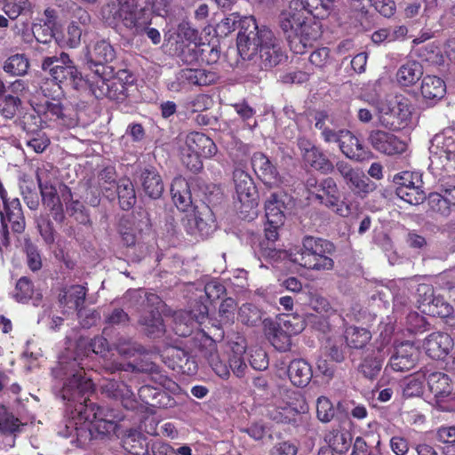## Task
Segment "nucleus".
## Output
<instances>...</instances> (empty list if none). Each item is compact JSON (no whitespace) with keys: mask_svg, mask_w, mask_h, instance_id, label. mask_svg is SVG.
I'll return each mask as SVG.
<instances>
[{"mask_svg":"<svg viewBox=\"0 0 455 455\" xmlns=\"http://www.w3.org/2000/svg\"><path fill=\"white\" fill-rule=\"evenodd\" d=\"M109 353L105 338L99 336L90 341L81 338L76 344V357L71 361H68L66 356L60 357L59 365L53 369V377L60 382L61 398L76 403L70 411L66 430L60 433L64 437H79L87 431L100 435L116 433L123 416L112 409L96 405L85 397L93 392L94 384L92 377L84 371V357L87 358L92 354L107 360Z\"/></svg>","mask_w":455,"mask_h":455,"instance_id":"nucleus-1","label":"nucleus"},{"mask_svg":"<svg viewBox=\"0 0 455 455\" xmlns=\"http://www.w3.org/2000/svg\"><path fill=\"white\" fill-rule=\"evenodd\" d=\"M115 58L116 52L113 46L104 39L87 46L86 60L89 68L93 71L88 81L96 98L123 101L127 97L126 84L132 80L126 70H119L114 76L112 67L106 64Z\"/></svg>","mask_w":455,"mask_h":455,"instance_id":"nucleus-2","label":"nucleus"},{"mask_svg":"<svg viewBox=\"0 0 455 455\" xmlns=\"http://www.w3.org/2000/svg\"><path fill=\"white\" fill-rule=\"evenodd\" d=\"M315 4L317 0H291L279 15L280 27L296 54L306 52L322 35V25L313 14Z\"/></svg>","mask_w":455,"mask_h":455,"instance_id":"nucleus-3","label":"nucleus"},{"mask_svg":"<svg viewBox=\"0 0 455 455\" xmlns=\"http://www.w3.org/2000/svg\"><path fill=\"white\" fill-rule=\"evenodd\" d=\"M241 30L237 36V51L244 60H253L258 52L259 67L271 68L283 62L286 56L274 33L266 27H259L250 16L239 20Z\"/></svg>","mask_w":455,"mask_h":455,"instance_id":"nucleus-4","label":"nucleus"},{"mask_svg":"<svg viewBox=\"0 0 455 455\" xmlns=\"http://www.w3.org/2000/svg\"><path fill=\"white\" fill-rule=\"evenodd\" d=\"M101 15L108 25L124 28L132 36L146 34L154 44L161 41L159 31L149 27L150 15L139 7L137 0H109L102 8Z\"/></svg>","mask_w":455,"mask_h":455,"instance_id":"nucleus-5","label":"nucleus"},{"mask_svg":"<svg viewBox=\"0 0 455 455\" xmlns=\"http://www.w3.org/2000/svg\"><path fill=\"white\" fill-rule=\"evenodd\" d=\"M334 246L327 240L313 236H306L302 241V247L286 251L270 250L267 257L274 260L289 257L290 260L307 269L321 271L331 270L333 267V259L329 256Z\"/></svg>","mask_w":455,"mask_h":455,"instance_id":"nucleus-6","label":"nucleus"},{"mask_svg":"<svg viewBox=\"0 0 455 455\" xmlns=\"http://www.w3.org/2000/svg\"><path fill=\"white\" fill-rule=\"evenodd\" d=\"M376 109L380 125L392 131H400L409 125L413 108L407 97L396 94L379 101Z\"/></svg>","mask_w":455,"mask_h":455,"instance_id":"nucleus-7","label":"nucleus"},{"mask_svg":"<svg viewBox=\"0 0 455 455\" xmlns=\"http://www.w3.org/2000/svg\"><path fill=\"white\" fill-rule=\"evenodd\" d=\"M233 182L235 199L240 204L236 206L242 218L251 220L258 215V192L251 175L241 168H235L233 172Z\"/></svg>","mask_w":455,"mask_h":455,"instance_id":"nucleus-8","label":"nucleus"},{"mask_svg":"<svg viewBox=\"0 0 455 455\" xmlns=\"http://www.w3.org/2000/svg\"><path fill=\"white\" fill-rule=\"evenodd\" d=\"M308 411L305 397L296 391H286L275 404L268 409V416L279 423H295L299 414Z\"/></svg>","mask_w":455,"mask_h":455,"instance_id":"nucleus-9","label":"nucleus"},{"mask_svg":"<svg viewBox=\"0 0 455 455\" xmlns=\"http://www.w3.org/2000/svg\"><path fill=\"white\" fill-rule=\"evenodd\" d=\"M430 162L435 169L455 168V130L444 129L431 140Z\"/></svg>","mask_w":455,"mask_h":455,"instance_id":"nucleus-10","label":"nucleus"},{"mask_svg":"<svg viewBox=\"0 0 455 455\" xmlns=\"http://www.w3.org/2000/svg\"><path fill=\"white\" fill-rule=\"evenodd\" d=\"M42 68L49 71L52 79L56 82L55 86L60 90V84H66L74 88H78L82 82V76L69 56L62 52L60 57H47L42 63Z\"/></svg>","mask_w":455,"mask_h":455,"instance_id":"nucleus-11","label":"nucleus"},{"mask_svg":"<svg viewBox=\"0 0 455 455\" xmlns=\"http://www.w3.org/2000/svg\"><path fill=\"white\" fill-rule=\"evenodd\" d=\"M427 382L433 394L432 405L442 411H455V393L450 377L441 371L427 374Z\"/></svg>","mask_w":455,"mask_h":455,"instance_id":"nucleus-12","label":"nucleus"},{"mask_svg":"<svg viewBox=\"0 0 455 455\" xmlns=\"http://www.w3.org/2000/svg\"><path fill=\"white\" fill-rule=\"evenodd\" d=\"M394 182L396 185V195L402 200L410 204H419L425 198V193L422 190L421 174L417 172H402L394 177Z\"/></svg>","mask_w":455,"mask_h":455,"instance_id":"nucleus-13","label":"nucleus"},{"mask_svg":"<svg viewBox=\"0 0 455 455\" xmlns=\"http://www.w3.org/2000/svg\"><path fill=\"white\" fill-rule=\"evenodd\" d=\"M218 78L216 73L203 68H183L167 84L172 92L188 91L192 86H207Z\"/></svg>","mask_w":455,"mask_h":455,"instance_id":"nucleus-14","label":"nucleus"},{"mask_svg":"<svg viewBox=\"0 0 455 455\" xmlns=\"http://www.w3.org/2000/svg\"><path fill=\"white\" fill-rule=\"evenodd\" d=\"M315 197L341 217H347L355 211V206L352 204L345 200L339 201V189L332 178H325L317 185Z\"/></svg>","mask_w":455,"mask_h":455,"instance_id":"nucleus-15","label":"nucleus"},{"mask_svg":"<svg viewBox=\"0 0 455 455\" xmlns=\"http://www.w3.org/2000/svg\"><path fill=\"white\" fill-rule=\"evenodd\" d=\"M419 295V308L426 315L445 318L453 312V307L446 302L443 297L434 296L433 288L428 284H419L418 287Z\"/></svg>","mask_w":455,"mask_h":455,"instance_id":"nucleus-16","label":"nucleus"},{"mask_svg":"<svg viewBox=\"0 0 455 455\" xmlns=\"http://www.w3.org/2000/svg\"><path fill=\"white\" fill-rule=\"evenodd\" d=\"M337 170L343 177L346 184L357 196H366L375 189V185L359 169H354L347 162L337 163Z\"/></svg>","mask_w":455,"mask_h":455,"instance_id":"nucleus-17","label":"nucleus"},{"mask_svg":"<svg viewBox=\"0 0 455 455\" xmlns=\"http://www.w3.org/2000/svg\"><path fill=\"white\" fill-rule=\"evenodd\" d=\"M36 177L44 205L52 212L55 220L60 221L63 219L62 199L60 198L57 189L51 183L47 170L45 168L39 169Z\"/></svg>","mask_w":455,"mask_h":455,"instance_id":"nucleus-18","label":"nucleus"},{"mask_svg":"<svg viewBox=\"0 0 455 455\" xmlns=\"http://www.w3.org/2000/svg\"><path fill=\"white\" fill-rule=\"evenodd\" d=\"M368 140L375 150L387 156L400 155L407 149V143L405 140L385 131H371Z\"/></svg>","mask_w":455,"mask_h":455,"instance_id":"nucleus-19","label":"nucleus"},{"mask_svg":"<svg viewBox=\"0 0 455 455\" xmlns=\"http://www.w3.org/2000/svg\"><path fill=\"white\" fill-rule=\"evenodd\" d=\"M251 165L258 178L268 188H278L283 179L270 159L261 152H255L251 156Z\"/></svg>","mask_w":455,"mask_h":455,"instance_id":"nucleus-20","label":"nucleus"},{"mask_svg":"<svg viewBox=\"0 0 455 455\" xmlns=\"http://www.w3.org/2000/svg\"><path fill=\"white\" fill-rule=\"evenodd\" d=\"M0 220L4 235L8 233V223L16 233H21L25 229V218L22 212L20 199L12 197V200L3 203L0 211Z\"/></svg>","mask_w":455,"mask_h":455,"instance_id":"nucleus-21","label":"nucleus"},{"mask_svg":"<svg viewBox=\"0 0 455 455\" xmlns=\"http://www.w3.org/2000/svg\"><path fill=\"white\" fill-rule=\"evenodd\" d=\"M304 329V323L296 317L283 319L275 331L271 342L273 346L280 350L285 351L291 347V337L301 332Z\"/></svg>","mask_w":455,"mask_h":455,"instance_id":"nucleus-22","label":"nucleus"},{"mask_svg":"<svg viewBox=\"0 0 455 455\" xmlns=\"http://www.w3.org/2000/svg\"><path fill=\"white\" fill-rule=\"evenodd\" d=\"M209 308L204 303H200L189 313H180L175 316L174 331L181 337L188 336L196 323L202 324L208 317Z\"/></svg>","mask_w":455,"mask_h":455,"instance_id":"nucleus-23","label":"nucleus"},{"mask_svg":"<svg viewBox=\"0 0 455 455\" xmlns=\"http://www.w3.org/2000/svg\"><path fill=\"white\" fill-rule=\"evenodd\" d=\"M418 360V351L412 344L406 341L395 347L391 355L386 371L389 368L394 371H404L412 369Z\"/></svg>","mask_w":455,"mask_h":455,"instance_id":"nucleus-24","label":"nucleus"},{"mask_svg":"<svg viewBox=\"0 0 455 455\" xmlns=\"http://www.w3.org/2000/svg\"><path fill=\"white\" fill-rule=\"evenodd\" d=\"M147 300L155 307L140 317V323L143 326L148 336L158 338L164 332L163 319L159 312V305L162 301L155 294H149Z\"/></svg>","mask_w":455,"mask_h":455,"instance_id":"nucleus-25","label":"nucleus"},{"mask_svg":"<svg viewBox=\"0 0 455 455\" xmlns=\"http://www.w3.org/2000/svg\"><path fill=\"white\" fill-rule=\"evenodd\" d=\"M452 347V339L444 332H433L423 341V348L426 354L433 359L444 358Z\"/></svg>","mask_w":455,"mask_h":455,"instance_id":"nucleus-26","label":"nucleus"},{"mask_svg":"<svg viewBox=\"0 0 455 455\" xmlns=\"http://www.w3.org/2000/svg\"><path fill=\"white\" fill-rule=\"evenodd\" d=\"M384 346L377 348H369L363 353L362 362L358 365V371L365 378L373 379L381 371L387 352Z\"/></svg>","mask_w":455,"mask_h":455,"instance_id":"nucleus-27","label":"nucleus"},{"mask_svg":"<svg viewBox=\"0 0 455 455\" xmlns=\"http://www.w3.org/2000/svg\"><path fill=\"white\" fill-rule=\"evenodd\" d=\"M420 93L427 105L434 106L446 94L445 82L436 76H425L420 83Z\"/></svg>","mask_w":455,"mask_h":455,"instance_id":"nucleus-28","label":"nucleus"},{"mask_svg":"<svg viewBox=\"0 0 455 455\" xmlns=\"http://www.w3.org/2000/svg\"><path fill=\"white\" fill-rule=\"evenodd\" d=\"M182 146L186 147L187 151L201 154L204 158H210L217 152V147L213 140L198 132L188 133Z\"/></svg>","mask_w":455,"mask_h":455,"instance_id":"nucleus-29","label":"nucleus"},{"mask_svg":"<svg viewBox=\"0 0 455 455\" xmlns=\"http://www.w3.org/2000/svg\"><path fill=\"white\" fill-rule=\"evenodd\" d=\"M101 389L108 396L119 400L124 408L129 410L135 408V395L124 382L114 379L106 380Z\"/></svg>","mask_w":455,"mask_h":455,"instance_id":"nucleus-30","label":"nucleus"},{"mask_svg":"<svg viewBox=\"0 0 455 455\" xmlns=\"http://www.w3.org/2000/svg\"><path fill=\"white\" fill-rule=\"evenodd\" d=\"M310 307L320 315L312 316L309 321L313 323V326L321 331L326 332L330 328V323L327 321V316L331 315L333 312L330 307L328 300L319 295H313L309 300Z\"/></svg>","mask_w":455,"mask_h":455,"instance_id":"nucleus-31","label":"nucleus"},{"mask_svg":"<svg viewBox=\"0 0 455 455\" xmlns=\"http://www.w3.org/2000/svg\"><path fill=\"white\" fill-rule=\"evenodd\" d=\"M339 145L341 152L350 159L363 161L367 156V152L361 141L347 130L343 132Z\"/></svg>","mask_w":455,"mask_h":455,"instance_id":"nucleus-32","label":"nucleus"},{"mask_svg":"<svg viewBox=\"0 0 455 455\" xmlns=\"http://www.w3.org/2000/svg\"><path fill=\"white\" fill-rule=\"evenodd\" d=\"M171 193L174 204L182 211H188L192 204L188 182L182 177H176L171 186Z\"/></svg>","mask_w":455,"mask_h":455,"instance_id":"nucleus-33","label":"nucleus"},{"mask_svg":"<svg viewBox=\"0 0 455 455\" xmlns=\"http://www.w3.org/2000/svg\"><path fill=\"white\" fill-rule=\"evenodd\" d=\"M140 182L145 194L152 198H159L164 192L161 176L154 168H146L140 173Z\"/></svg>","mask_w":455,"mask_h":455,"instance_id":"nucleus-34","label":"nucleus"},{"mask_svg":"<svg viewBox=\"0 0 455 455\" xmlns=\"http://www.w3.org/2000/svg\"><path fill=\"white\" fill-rule=\"evenodd\" d=\"M231 353L228 355L229 371H232L237 378H243L246 374L247 364L243 355L246 351V344L243 339L231 344Z\"/></svg>","mask_w":455,"mask_h":455,"instance_id":"nucleus-35","label":"nucleus"},{"mask_svg":"<svg viewBox=\"0 0 455 455\" xmlns=\"http://www.w3.org/2000/svg\"><path fill=\"white\" fill-rule=\"evenodd\" d=\"M326 443L337 453L342 454L348 451L352 443V435L344 428H332L324 436Z\"/></svg>","mask_w":455,"mask_h":455,"instance_id":"nucleus-36","label":"nucleus"},{"mask_svg":"<svg viewBox=\"0 0 455 455\" xmlns=\"http://www.w3.org/2000/svg\"><path fill=\"white\" fill-rule=\"evenodd\" d=\"M31 107L36 114L42 115L44 123L63 117V107L59 100L44 98L39 102L31 101Z\"/></svg>","mask_w":455,"mask_h":455,"instance_id":"nucleus-37","label":"nucleus"},{"mask_svg":"<svg viewBox=\"0 0 455 455\" xmlns=\"http://www.w3.org/2000/svg\"><path fill=\"white\" fill-rule=\"evenodd\" d=\"M288 375L294 386L306 387L311 380L312 369L305 360H293L288 367Z\"/></svg>","mask_w":455,"mask_h":455,"instance_id":"nucleus-38","label":"nucleus"},{"mask_svg":"<svg viewBox=\"0 0 455 455\" xmlns=\"http://www.w3.org/2000/svg\"><path fill=\"white\" fill-rule=\"evenodd\" d=\"M27 124H28L27 123ZM27 132L23 137V140L28 150L33 151L36 154H42L50 145V139L47 134L37 129L36 127H30L26 125Z\"/></svg>","mask_w":455,"mask_h":455,"instance_id":"nucleus-39","label":"nucleus"},{"mask_svg":"<svg viewBox=\"0 0 455 455\" xmlns=\"http://www.w3.org/2000/svg\"><path fill=\"white\" fill-rule=\"evenodd\" d=\"M86 296V288L83 285H71L63 289L60 294V302L68 309L80 310Z\"/></svg>","mask_w":455,"mask_h":455,"instance_id":"nucleus-40","label":"nucleus"},{"mask_svg":"<svg viewBox=\"0 0 455 455\" xmlns=\"http://www.w3.org/2000/svg\"><path fill=\"white\" fill-rule=\"evenodd\" d=\"M284 202L275 193L270 195L265 204L266 218L268 225L280 227L284 221Z\"/></svg>","mask_w":455,"mask_h":455,"instance_id":"nucleus-41","label":"nucleus"},{"mask_svg":"<svg viewBox=\"0 0 455 455\" xmlns=\"http://www.w3.org/2000/svg\"><path fill=\"white\" fill-rule=\"evenodd\" d=\"M422 74V67L419 62L408 61L397 70L396 81L401 86H411L419 81Z\"/></svg>","mask_w":455,"mask_h":455,"instance_id":"nucleus-42","label":"nucleus"},{"mask_svg":"<svg viewBox=\"0 0 455 455\" xmlns=\"http://www.w3.org/2000/svg\"><path fill=\"white\" fill-rule=\"evenodd\" d=\"M209 342L210 348L209 352L205 354V357L215 374L221 379H227L229 377L228 359L219 354L212 339H209Z\"/></svg>","mask_w":455,"mask_h":455,"instance_id":"nucleus-43","label":"nucleus"},{"mask_svg":"<svg viewBox=\"0 0 455 455\" xmlns=\"http://www.w3.org/2000/svg\"><path fill=\"white\" fill-rule=\"evenodd\" d=\"M82 28L72 21L65 32L56 33L55 41L60 47L76 48L81 42Z\"/></svg>","mask_w":455,"mask_h":455,"instance_id":"nucleus-44","label":"nucleus"},{"mask_svg":"<svg viewBox=\"0 0 455 455\" xmlns=\"http://www.w3.org/2000/svg\"><path fill=\"white\" fill-rule=\"evenodd\" d=\"M29 68L28 59L21 53H16L8 57L3 64L4 71L11 76H22Z\"/></svg>","mask_w":455,"mask_h":455,"instance_id":"nucleus-45","label":"nucleus"},{"mask_svg":"<svg viewBox=\"0 0 455 455\" xmlns=\"http://www.w3.org/2000/svg\"><path fill=\"white\" fill-rule=\"evenodd\" d=\"M122 448L124 451H139L148 453V443L146 437L139 431L130 429L122 440Z\"/></svg>","mask_w":455,"mask_h":455,"instance_id":"nucleus-46","label":"nucleus"},{"mask_svg":"<svg viewBox=\"0 0 455 455\" xmlns=\"http://www.w3.org/2000/svg\"><path fill=\"white\" fill-rule=\"evenodd\" d=\"M315 127L322 131V138L327 143L338 142L339 144L341 135H343V132L345 130H335L329 127V123H331L330 116L323 113L319 112L315 115Z\"/></svg>","mask_w":455,"mask_h":455,"instance_id":"nucleus-47","label":"nucleus"},{"mask_svg":"<svg viewBox=\"0 0 455 455\" xmlns=\"http://www.w3.org/2000/svg\"><path fill=\"white\" fill-rule=\"evenodd\" d=\"M13 296L18 302L21 303L33 299L34 305H37L42 298L41 293L35 291L31 282L27 277L19 279Z\"/></svg>","mask_w":455,"mask_h":455,"instance_id":"nucleus-48","label":"nucleus"},{"mask_svg":"<svg viewBox=\"0 0 455 455\" xmlns=\"http://www.w3.org/2000/svg\"><path fill=\"white\" fill-rule=\"evenodd\" d=\"M305 163L323 173H330L333 171V165L325 155L317 148L307 151L302 156Z\"/></svg>","mask_w":455,"mask_h":455,"instance_id":"nucleus-49","label":"nucleus"},{"mask_svg":"<svg viewBox=\"0 0 455 455\" xmlns=\"http://www.w3.org/2000/svg\"><path fill=\"white\" fill-rule=\"evenodd\" d=\"M116 187L121 208L125 211L130 210L136 203L133 184L129 179H122Z\"/></svg>","mask_w":455,"mask_h":455,"instance_id":"nucleus-50","label":"nucleus"},{"mask_svg":"<svg viewBox=\"0 0 455 455\" xmlns=\"http://www.w3.org/2000/svg\"><path fill=\"white\" fill-rule=\"evenodd\" d=\"M345 339L347 347L361 349L371 340V334L364 328L350 326L346 329Z\"/></svg>","mask_w":455,"mask_h":455,"instance_id":"nucleus-51","label":"nucleus"},{"mask_svg":"<svg viewBox=\"0 0 455 455\" xmlns=\"http://www.w3.org/2000/svg\"><path fill=\"white\" fill-rule=\"evenodd\" d=\"M427 373L418 371L406 378L403 384V394L406 397L419 396L424 390Z\"/></svg>","mask_w":455,"mask_h":455,"instance_id":"nucleus-52","label":"nucleus"},{"mask_svg":"<svg viewBox=\"0 0 455 455\" xmlns=\"http://www.w3.org/2000/svg\"><path fill=\"white\" fill-rule=\"evenodd\" d=\"M23 425L4 405H0V432L12 435L20 431Z\"/></svg>","mask_w":455,"mask_h":455,"instance_id":"nucleus-53","label":"nucleus"},{"mask_svg":"<svg viewBox=\"0 0 455 455\" xmlns=\"http://www.w3.org/2000/svg\"><path fill=\"white\" fill-rule=\"evenodd\" d=\"M261 317V311L253 304L245 303L239 308L238 320L243 324L255 326L260 323Z\"/></svg>","mask_w":455,"mask_h":455,"instance_id":"nucleus-54","label":"nucleus"},{"mask_svg":"<svg viewBox=\"0 0 455 455\" xmlns=\"http://www.w3.org/2000/svg\"><path fill=\"white\" fill-rule=\"evenodd\" d=\"M336 410L331 401L326 396H320L316 401L317 419L324 423L330 422L335 416Z\"/></svg>","mask_w":455,"mask_h":455,"instance_id":"nucleus-55","label":"nucleus"},{"mask_svg":"<svg viewBox=\"0 0 455 455\" xmlns=\"http://www.w3.org/2000/svg\"><path fill=\"white\" fill-rule=\"evenodd\" d=\"M236 303L232 298L222 301L219 308L220 323L221 324H232L235 321Z\"/></svg>","mask_w":455,"mask_h":455,"instance_id":"nucleus-56","label":"nucleus"},{"mask_svg":"<svg viewBox=\"0 0 455 455\" xmlns=\"http://www.w3.org/2000/svg\"><path fill=\"white\" fill-rule=\"evenodd\" d=\"M30 8L31 4L28 0H12L4 4L3 10L11 20H15Z\"/></svg>","mask_w":455,"mask_h":455,"instance_id":"nucleus-57","label":"nucleus"},{"mask_svg":"<svg viewBox=\"0 0 455 455\" xmlns=\"http://www.w3.org/2000/svg\"><path fill=\"white\" fill-rule=\"evenodd\" d=\"M180 155L183 164L191 172H198L203 169V155L187 151L183 146L180 148Z\"/></svg>","mask_w":455,"mask_h":455,"instance_id":"nucleus-58","label":"nucleus"},{"mask_svg":"<svg viewBox=\"0 0 455 455\" xmlns=\"http://www.w3.org/2000/svg\"><path fill=\"white\" fill-rule=\"evenodd\" d=\"M428 204L434 212L441 215H448L450 213L451 205L442 193H431L428 196Z\"/></svg>","mask_w":455,"mask_h":455,"instance_id":"nucleus-59","label":"nucleus"},{"mask_svg":"<svg viewBox=\"0 0 455 455\" xmlns=\"http://www.w3.org/2000/svg\"><path fill=\"white\" fill-rule=\"evenodd\" d=\"M32 35L38 43L47 44L55 39L54 29L46 26V24L35 23L32 27Z\"/></svg>","mask_w":455,"mask_h":455,"instance_id":"nucleus-60","label":"nucleus"},{"mask_svg":"<svg viewBox=\"0 0 455 455\" xmlns=\"http://www.w3.org/2000/svg\"><path fill=\"white\" fill-rule=\"evenodd\" d=\"M60 192L62 201L65 203L67 211L71 213L82 212L84 205L79 200H74L71 190L66 185L60 187Z\"/></svg>","mask_w":455,"mask_h":455,"instance_id":"nucleus-61","label":"nucleus"},{"mask_svg":"<svg viewBox=\"0 0 455 455\" xmlns=\"http://www.w3.org/2000/svg\"><path fill=\"white\" fill-rule=\"evenodd\" d=\"M25 250L28 267L32 271L39 270L42 267V259L37 247L31 242L27 241L25 243Z\"/></svg>","mask_w":455,"mask_h":455,"instance_id":"nucleus-62","label":"nucleus"},{"mask_svg":"<svg viewBox=\"0 0 455 455\" xmlns=\"http://www.w3.org/2000/svg\"><path fill=\"white\" fill-rule=\"evenodd\" d=\"M250 364L256 371H264L268 367V358L265 350L257 347L251 350Z\"/></svg>","mask_w":455,"mask_h":455,"instance_id":"nucleus-63","label":"nucleus"},{"mask_svg":"<svg viewBox=\"0 0 455 455\" xmlns=\"http://www.w3.org/2000/svg\"><path fill=\"white\" fill-rule=\"evenodd\" d=\"M20 103V100L18 97L12 95L6 96L0 108L2 116L7 119H12L15 116Z\"/></svg>","mask_w":455,"mask_h":455,"instance_id":"nucleus-64","label":"nucleus"}]
</instances>
